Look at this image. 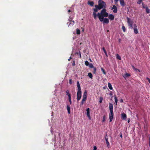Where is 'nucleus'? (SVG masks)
<instances>
[{
  "mask_svg": "<svg viewBox=\"0 0 150 150\" xmlns=\"http://www.w3.org/2000/svg\"><path fill=\"white\" fill-rule=\"evenodd\" d=\"M108 16V14L106 12L105 8H103L101 10L100 12L97 13V16L99 18L102 19L101 18L107 17Z\"/></svg>",
  "mask_w": 150,
  "mask_h": 150,
  "instance_id": "nucleus-1",
  "label": "nucleus"
},
{
  "mask_svg": "<svg viewBox=\"0 0 150 150\" xmlns=\"http://www.w3.org/2000/svg\"><path fill=\"white\" fill-rule=\"evenodd\" d=\"M96 6L97 7L98 10L102 8H105L106 5L105 3L102 0H99L98 1V5H96Z\"/></svg>",
  "mask_w": 150,
  "mask_h": 150,
  "instance_id": "nucleus-2",
  "label": "nucleus"
},
{
  "mask_svg": "<svg viewBox=\"0 0 150 150\" xmlns=\"http://www.w3.org/2000/svg\"><path fill=\"white\" fill-rule=\"evenodd\" d=\"M127 22L128 24V26L130 28H133V21L131 19L127 17Z\"/></svg>",
  "mask_w": 150,
  "mask_h": 150,
  "instance_id": "nucleus-3",
  "label": "nucleus"
},
{
  "mask_svg": "<svg viewBox=\"0 0 150 150\" xmlns=\"http://www.w3.org/2000/svg\"><path fill=\"white\" fill-rule=\"evenodd\" d=\"M102 19L99 18L100 21V22L103 21V23L104 24L105 23L108 24L109 23V20L106 18H101Z\"/></svg>",
  "mask_w": 150,
  "mask_h": 150,
  "instance_id": "nucleus-4",
  "label": "nucleus"
},
{
  "mask_svg": "<svg viewBox=\"0 0 150 150\" xmlns=\"http://www.w3.org/2000/svg\"><path fill=\"white\" fill-rule=\"evenodd\" d=\"M81 97V91H78L77 93V101H79Z\"/></svg>",
  "mask_w": 150,
  "mask_h": 150,
  "instance_id": "nucleus-5",
  "label": "nucleus"
},
{
  "mask_svg": "<svg viewBox=\"0 0 150 150\" xmlns=\"http://www.w3.org/2000/svg\"><path fill=\"white\" fill-rule=\"evenodd\" d=\"M134 27L133 28V30L134 33L135 34H137L138 33V31L137 29V26L136 24H134Z\"/></svg>",
  "mask_w": 150,
  "mask_h": 150,
  "instance_id": "nucleus-6",
  "label": "nucleus"
},
{
  "mask_svg": "<svg viewBox=\"0 0 150 150\" xmlns=\"http://www.w3.org/2000/svg\"><path fill=\"white\" fill-rule=\"evenodd\" d=\"M110 113L109 114L110 122H111L113 118L114 114L113 111H110Z\"/></svg>",
  "mask_w": 150,
  "mask_h": 150,
  "instance_id": "nucleus-7",
  "label": "nucleus"
},
{
  "mask_svg": "<svg viewBox=\"0 0 150 150\" xmlns=\"http://www.w3.org/2000/svg\"><path fill=\"white\" fill-rule=\"evenodd\" d=\"M105 140L106 141V144H107V146L109 148L110 146V143L108 140V139L107 138V134L106 135L105 137Z\"/></svg>",
  "mask_w": 150,
  "mask_h": 150,
  "instance_id": "nucleus-8",
  "label": "nucleus"
},
{
  "mask_svg": "<svg viewBox=\"0 0 150 150\" xmlns=\"http://www.w3.org/2000/svg\"><path fill=\"white\" fill-rule=\"evenodd\" d=\"M86 111L87 112V116L89 118V119H90L91 117L90 114V108H87Z\"/></svg>",
  "mask_w": 150,
  "mask_h": 150,
  "instance_id": "nucleus-9",
  "label": "nucleus"
},
{
  "mask_svg": "<svg viewBox=\"0 0 150 150\" xmlns=\"http://www.w3.org/2000/svg\"><path fill=\"white\" fill-rule=\"evenodd\" d=\"M113 9H114L113 10V12L114 13H117V8L115 5H114L112 8V10Z\"/></svg>",
  "mask_w": 150,
  "mask_h": 150,
  "instance_id": "nucleus-10",
  "label": "nucleus"
},
{
  "mask_svg": "<svg viewBox=\"0 0 150 150\" xmlns=\"http://www.w3.org/2000/svg\"><path fill=\"white\" fill-rule=\"evenodd\" d=\"M108 18L110 20L112 21L114 19V16L112 14H110L108 15Z\"/></svg>",
  "mask_w": 150,
  "mask_h": 150,
  "instance_id": "nucleus-11",
  "label": "nucleus"
},
{
  "mask_svg": "<svg viewBox=\"0 0 150 150\" xmlns=\"http://www.w3.org/2000/svg\"><path fill=\"white\" fill-rule=\"evenodd\" d=\"M109 110L110 111H113V106L111 103L109 104Z\"/></svg>",
  "mask_w": 150,
  "mask_h": 150,
  "instance_id": "nucleus-12",
  "label": "nucleus"
},
{
  "mask_svg": "<svg viewBox=\"0 0 150 150\" xmlns=\"http://www.w3.org/2000/svg\"><path fill=\"white\" fill-rule=\"evenodd\" d=\"M86 98H87L84 97H83V98L81 102L80 103V106H81V105H83V104L84 103V102L86 100Z\"/></svg>",
  "mask_w": 150,
  "mask_h": 150,
  "instance_id": "nucleus-13",
  "label": "nucleus"
},
{
  "mask_svg": "<svg viewBox=\"0 0 150 150\" xmlns=\"http://www.w3.org/2000/svg\"><path fill=\"white\" fill-rule=\"evenodd\" d=\"M121 118L122 119L124 120H125L127 117V115L123 113L121 114Z\"/></svg>",
  "mask_w": 150,
  "mask_h": 150,
  "instance_id": "nucleus-14",
  "label": "nucleus"
},
{
  "mask_svg": "<svg viewBox=\"0 0 150 150\" xmlns=\"http://www.w3.org/2000/svg\"><path fill=\"white\" fill-rule=\"evenodd\" d=\"M119 1L120 4L122 6H124L125 5L124 0H119Z\"/></svg>",
  "mask_w": 150,
  "mask_h": 150,
  "instance_id": "nucleus-15",
  "label": "nucleus"
},
{
  "mask_svg": "<svg viewBox=\"0 0 150 150\" xmlns=\"http://www.w3.org/2000/svg\"><path fill=\"white\" fill-rule=\"evenodd\" d=\"M77 87L78 88V91H81V88L80 85L79 83V81L77 82Z\"/></svg>",
  "mask_w": 150,
  "mask_h": 150,
  "instance_id": "nucleus-16",
  "label": "nucleus"
},
{
  "mask_svg": "<svg viewBox=\"0 0 150 150\" xmlns=\"http://www.w3.org/2000/svg\"><path fill=\"white\" fill-rule=\"evenodd\" d=\"M95 7L96 8H94L93 9V14L96 13V12L98 11V10L97 7L96 6V5H95Z\"/></svg>",
  "mask_w": 150,
  "mask_h": 150,
  "instance_id": "nucleus-17",
  "label": "nucleus"
},
{
  "mask_svg": "<svg viewBox=\"0 0 150 150\" xmlns=\"http://www.w3.org/2000/svg\"><path fill=\"white\" fill-rule=\"evenodd\" d=\"M132 67L133 68V69L135 71H136V72H137V71H139V72H140L141 71H140V70L139 69H137V68H135L134 66L133 65H132Z\"/></svg>",
  "mask_w": 150,
  "mask_h": 150,
  "instance_id": "nucleus-18",
  "label": "nucleus"
},
{
  "mask_svg": "<svg viewBox=\"0 0 150 150\" xmlns=\"http://www.w3.org/2000/svg\"><path fill=\"white\" fill-rule=\"evenodd\" d=\"M88 4L90 5L91 6H93L94 4V3L93 1H88Z\"/></svg>",
  "mask_w": 150,
  "mask_h": 150,
  "instance_id": "nucleus-19",
  "label": "nucleus"
},
{
  "mask_svg": "<svg viewBox=\"0 0 150 150\" xmlns=\"http://www.w3.org/2000/svg\"><path fill=\"white\" fill-rule=\"evenodd\" d=\"M130 76V75L127 73H126L123 76V77L125 78Z\"/></svg>",
  "mask_w": 150,
  "mask_h": 150,
  "instance_id": "nucleus-20",
  "label": "nucleus"
},
{
  "mask_svg": "<svg viewBox=\"0 0 150 150\" xmlns=\"http://www.w3.org/2000/svg\"><path fill=\"white\" fill-rule=\"evenodd\" d=\"M108 86L110 90H112L113 89L112 87V85L110 83H108Z\"/></svg>",
  "mask_w": 150,
  "mask_h": 150,
  "instance_id": "nucleus-21",
  "label": "nucleus"
},
{
  "mask_svg": "<svg viewBox=\"0 0 150 150\" xmlns=\"http://www.w3.org/2000/svg\"><path fill=\"white\" fill-rule=\"evenodd\" d=\"M66 95L68 96V97H70L71 96V93H69V91L68 90H67L66 91Z\"/></svg>",
  "mask_w": 150,
  "mask_h": 150,
  "instance_id": "nucleus-22",
  "label": "nucleus"
},
{
  "mask_svg": "<svg viewBox=\"0 0 150 150\" xmlns=\"http://www.w3.org/2000/svg\"><path fill=\"white\" fill-rule=\"evenodd\" d=\"M67 110L68 112V113L69 114H70V107L69 106L67 105Z\"/></svg>",
  "mask_w": 150,
  "mask_h": 150,
  "instance_id": "nucleus-23",
  "label": "nucleus"
},
{
  "mask_svg": "<svg viewBox=\"0 0 150 150\" xmlns=\"http://www.w3.org/2000/svg\"><path fill=\"white\" fill-rule=\"evenodd\" d=\"M115 98H115V103H116V105H117V101H118V100H117V96L116 95L115 96H114Z\"/></svg>",
  "mask_w": 150,
  "mask_h": 150,
  "instance_id": "nucleus-24",
  "label": "nucleus"
},
{
  "mask_svg": "<svg viewBox=\"0 0 150 150\" xmlns=\"http://www.w3.org/2000/svg\"><path fill=\"white\" fill-rule=\"evenodd\" d=\"M102 50H103V51H104V53H105V54L106 55V56L108 57L107 54V52L105 50V49L104 47H103Z\"/></svg>",
  "mask_w": 150,
  "mask_h": 150,
  "instance_id": "nucleus-25",
  "label": "nucleus"
},
{
  "mask_svg": "<svg viewBox=\"0 0 150 150\" xmlns=\"http://www.w3.org/2000/svg\"><path fill=\"white\" fill-rule=\"evenodd\" d=\"M88 76L90 78H91V79H92V78L93 75L90 72V73H88Z\"/></svg>",
  "mask_w": 150,
  "mask_h": 150,
  "instance_id": "nucleus-26",
  "label": "nucleus"
},
{
  "mask_svg": "<svg viewBox=\"0 0 150 150\" xmlns=\"http://www.w3.org/2000/svg\"><path fill=\"white\" fill-rule=\"evenodd\" d=\"M76 33L77 35H79L80 33V31L78 28L76 29Z\"/></svg>",
  "mask_w": 150,
  "mask_h": 150,
  "instance_id": "nucleus-27",
  "label": "nucleus"
},
{
  "mask_svg": "<svg viewBox=\"0 0 150 150\" xmlns=\"http://www.w3.org/2000/svg\"><path fill=\"white\" fill-rule=\"evenodd\" d=\"M83 97L87 98V91L86 90H85L84 91V92L83 93Z\"/></svg>",
  "mask_w": 150,
  "mask_h": 150,
  "instance_id": "nucleus-28",
  "label": "nucleus"
},
{
  "mask_svg": "<svg viewBox=\"0 0 150 150\" xmlns=\"http://www.w3.org/2000/svg\"><path fill=\"white\" fill-rule=\"evenodd\" d=\"M103 100V98L102 97H99V102L100 103H101L102 102Z\"/></svg>",
  "mask_w": 150,
  "mask_h": 150,
  "instance_id": "nucleus-29",
  "label": "nucleus"
},
{
  "mask_svg": "<svg viewBox=\"0 0 150 150\" xmlns=\"http://www.w3.org/2000/svg\"><path fill=\"white\" fill-rule=\"evenodd\" d=\"M101 69L103 73L105 75L106 74V72H105V70L102 68H101Z\"/></svg>",
  "mask_w": 150,
  "mask_h": 150,
  "instance_id": "nucleus-30",
  "label": "nucleus"
},
{
  "mask_svg": "<svg viewBox=\"0 0 150 150\" xmlns=\"http://www.w3.org/2000/svg\"><path fill=\"white\" fill-rule=\"evenodd\" d=\"M146 12L147 13H150V10L148 8L147 6H146Z\"/></svg>",
  "mask_w": 150,
  "mask_h": 150,
  "instance_id": "nucleus-31",
  "label": "nucleus"
},
{
  "mask_svg": "<svg viewBox=\"0 0 150 150\" xmlns=\"http://www.w3.org/2000/svg\"><path fill=\"white\" fill-rule=\"evenodd\" d=\"M116 57L118 59L120 60L121 59L120 57L118 54H117Z\"/></svg>",
  "mask_w": 150,
  "mask_h": 150,
  "instance_id": "nucleus-32",
  "label": "nucleus"
},
{
  "mask_svg": "<svg viewBox=\"0 0 150 150\" xmlns=\"http://www.w3.org/2000/svg\"><path fill=\"white\" fill-rule=\"evenodd\" d=\"M75 54H78V55H79V57L80 58H81V52H80L79 51V52H76L75 53Z\"/></svg>",
  "mask_w": 150,
  "mask_h": 150,
  "instance_id": "nucleus-33",
  "label": "nucleus"
},
{
  "mask_svg": "<svg viewBox=\"0 0 150 150\" xmlns=\"http://www.w3.org/2000/svg\"><path fill=\"white\" fill-rule=\"evenodd\" d=\"M89 66V67L90 68H94L93 66L91 63H90L88 65Z\"/></svg>",
  "mask_w": 150,
  "mask_h": 150,
  "instance_id": "nucleus-34",
  "label": "nucleus"
},
{
  "mask_svg": "<svg viewBox=\"0 0 150 150\" xmlns=\"http://www.w3.org/2000/svg\"><path fill=\"white\" fill-rule=\"evenodd\" d=\"M96 67H94L93 72V74H96Z\"/></svg>",
  "mask_w": 150,
  "mask_h": 150,
  "instance_id": "nucleus-35",
  "label": "nucleus"
},
{
  "mask_svg": "<svg viewBox=\"0 0 150 150\" xmlns=\"http://www.w3.org/2000/svg\"><path fill=\"white\" fill-rule=\"evenodd\" d=\"M122 29L124 32H125L126 31V28L124 25H122Z\"/></svg>",
  "mask_w": 150,
  "mask_h": 150,
  "instance_id": "nucleus-36",
  "label": "nucleus"
},
{
  "mask_svg": "<svg viewBox=\"0 0 150 150\" xmlns=\"http://www.w3.org/2000/svg\"><path fill=\"white\" fill-rule=\"evenodd\" d=\"M143 0H138V1L137 2V4H140L142 2Z\"/></svg>",
  "mask_w": 150,
  "mask_h": 150,
  "instance_id": "nucleus-37",
  "label": "nucleus"
},
{
  "mask_svg": "<svg viewBox=\"0 0 150 150\" xmlns=\"http://www.w3.org/2000/svg\"><path fill=\"white\" fill-rule=\"evenodd\" d=\"M93 15L94 19H96L97 16V14H96V13H94L93 14Z\"/></svg>",
  "mask_w": 150,
  "mask_h": 150,
  "instance_id": "nucleus-38",
  "label": "nucleus"
},
{
  "mask_svg": "<svg viewBox=\"0 0 150 150\" xmlns=\"http://www.w3.org/2000/svg\"><path fill=\"white\" fill-rule=\"evenodd\" d=\"M85 65L86 66H88L89 64L88 61H86L85 62Z\"/></svg>",
  "mask_w": 150,
  "mask_h": 150,
  "instance_id": "nucleus-39",
  "label": "nucleus"
},
{
  "mask_svg": "<svg viewBox=\"0 0 150 150\" xmlns=\"http://www.w3.org/2000/svg\"><path fill=\"white\" fill-rule=\"evenodd\" d=\"M105 116L104 115L103 117V120H102V122H103L105 121Z\"/></svg>",
  "mask_w": 150,
  "mask_h": 150,
  "instance_id": "nucleus-40",
  "label": "nucleus"
},
{
  "mask_svg": "<svg viewBox=\"0 0 150 150\" xmlns=\"http://www.w3.org/2000/svg\"><path fill=\"white\" fill-rule=\"evenodd\" d=\"M69 83L70 84H71L72 83V81L71 79H69Z\"/></svg>",
  "mask_w": 150,
  "mask_h": 150,
  "instance_id": "nucleus-41",
  "label": "nucleus"
},
{
  "mask_svg": "<svg viewBox=\"0 0 150 150\" xmlns=\"http://www.w3.org/2000/svg\"><path fill=\"white\" fill-rule=\"evenodd\" d=\"M146 79L148 80L149 82L150 83V79L148 77H147L146 78Z\"/></svg>",
  "mask_w": 150,
  "mask_h": 150,
  "instance_id": "nucleus-42",
  "label": "nucleus"
},
{
  "mask_svg": "<svg viewBox=\"0 0 150 150\" xmlns=\"http://www.w3.org/2000/svg\"><path fill=\"white\" fill-rule=\"evenodd\" d=\"M142 6H143V8H146V6H144V4L143 3H142Z\"/></svg>",
  "mask_w": 150,
  "mask_h": 150,
  "instance_id": "nucleus-43",
  "label": "nucleus"
},
{
  "mask_svg": "<svg viewBox=\"0 0 150 150\" xmlns=\"http://www.w3.org/2000/svg\"><path fill=\"white\" fill-rule=\"evenodd\" d=\"M97 149V147L96 146H94L93 147V150H96Z\"/></svg>",
  "mask_w": 150,
  "mask_h": 150,
  "instance_id": "nucleus-44",
  "label": "nucleus"
},
{
  "mask_svg": "<svg viewBox=\"0 0 150 150\" xmlns=\"http://www.w3.org/2000/svg\"><path fill=\"white\" fill-rule=\"evenodd\" d=\"M68 100L69 101L71 100V96L70 97H68Z\"/></svg>",
  "mask_w": 150,
  "mask_h": 150,
  "instance_id": "nucleus-45",
  "label": "nucleus"
},
{
  "mask_svg": "<svg viewBox=\"0 0 150 150\" xmlns=\"http://www.w3.org/2000/svg\"><path fill=\"white\" fill-rule=\"evenodd\" d=\"M115 0V4H116V3L119 0Z\"/></svg>",
  "mask_w": 150,
  "mask_h": 150,
  "instance_id": "nucleus-46",
  "label": "nucleus"
},
{
  "mask_svg": "<svg viewBox=\"0 0 150 150\" xmlns=\"http://www.w3.org/2000/svg\"><path fill=\"white\" fill-rule=\"evenodd\" d=\"M72 65L73 66H74L75 65V62H74L72 64Z\"/></svg>",
  "mask_w": 150,
  "mask_h": 150,
  "instance_id": "nucleus-47",
  "label": "nucleus"
},
{
  "mask_svg": "<svg viewBox=\"0 0 150 150\" xmlns=\"http://www.w3.org/2000/svg\"><path fill=\"white\" fill-rule=\"evenodd\" d=\"M71 57H70L69 59L68 60L69 61H70V60H71Z\"/></svg>",
  "mask_w": 150,
  "mask_h": 150,
  "instance_id": "nucleus-48",
  "label": "nucleus"
},
{
  "mask_svg": "<svg viewBox=\"0 0 150 150\" xmlns=\"http://www.w3.org/2000/svg\"><path fill=\"white\" fill-rule=\"evenodd\" d=\"M70 12H71V10L70 9H69L68 11V12L69 13H70Z\"/></svg>",
  "mask_w": 150,
  "mask_h": 150,
  "instance_id": "nucleus-49",
  "label": "nucleus"
},
{
  "mask_svg": "<svg viewBox=\"0 0 150 150\" xmlns=\"http://www.w3.org/2000/svg\"><path fill=\"white\" fill-rule=\"evenodd\" d=\"M70 102V104H71V100L69 101Z\"/></svg>",
  "mask_w": 150,
  "mask_h": 150,
  "instance_id": "nucleus-50",
  "label": "nucleus"
},
{
  "mask_svg": "<svg viewBox=\"0 0 150 150\" xmlns=\"http://www.w3.org/2000/svg\"><path fill=\"white\" fill-rule=\"evenodd\" d=\"M120 137L121 138L122 137V134L120 135Z\"/></svg>",
  "mask_w": 150,
  "mask_h": 150,
  "instance_id": "nucleus-51",
  "label": "nucleus"
},
{
  "mask_svg": "<svg viewBox=\"0 0 150 150\" xmlns=\"http://www.w3.org/2000/svg\"><path fill=\"white\" fill-rule=\"evenodd\" d=\"M149 145L150 146V136L149 137Z\"/></svg>",
  "mask_w": 150,
  "mask_h": 150,
  "instance_id": "nucleus-52",
  "label": "nucleus"
},
{
  "mask_svg": "<svg viewBox=\"0 0 150 150\" xmlns=\"http://www.w3.org/2000/svg\"><path fill=\"white\" fill-rule=\"evenodd\" d=\"M71 23L69 24V26H71Z\"/></svg>",
  "mask_w": 150,
  "mask_h": 150,
  "instance_id": "nucleus-53",
  "label": "nucleus"
},
{
  "mask_svg": "<svg viewBox=\"0 0 150 150\" xmlns=\"http://www.w3.org/2000/svg\"><path fill=\"white\" fill-rule=\"evenodd\" d=\"M121 102H123V100L122 99H121Z\"/></svg>",
  "mask_w": 150,
  "mask_h": 150,
  "instance_id": "nucleus-54",
  "label": "nucleus"
},
{
  "mask_svg": "<svg viewBox=\"0 0 150 150\" xmlns=\"http://www.w3.org/2000/svg\"><path fill=\"white\" fill-rule=\"evenodd\" d=\"M129 120H128V123H129Z\"/></svg>",
  "mask_w": 150,
  "mask_h": 150,
  "instance_id": "nucleus-55",
  "label": "nucleus"
},
{
  "mask_svg": "<svg viewBox=\"0 0 150 150\" xmlns=\"http://www.w3.org/2000/svg\"><path fill=\"white\" fill-rule=\"evenodd\" d=\"M90 61H91V62L92 61L91 59H90Z\"/></svg>",
  "mask_w": 150,
  "mask_h": 150,
  "instance_id": "nucleus-56",
  "label": "nucleus"
},
{
  "mask_svg": "<svg viewBox=\"0 0 150 150\" xmlns=\"http://www.w3.org/2000/svg\"><path fill=\"white\" fill-rule=\"evenodd\" d=\"M84 30V29H83V30H82V31H83Z\"/></svg>",
  "mask_w": 150,
  "mask_h": 150,
  "instance_id": "nucleus-57",
  "label": "nucleus"
},
{
  "mask_svg": "<svg viewBox=\"0 0 150 150\" xmlns=\"http://www.w3.org/2000/svg\"><path fill=\"white\" fill-rule=\"evenodd\" d=\"M60 133H59V135L60 136Z\"/></svg>",
  "mask_w": 150,
  "mask_h": 150,
  "instance_id": "nucleus-58",
  "label": "nucleus"
},
{
  "mask_svg": "<svg viewBox=\"0 0 150 150\" xmlns=\"http://www.w3.org/2000/svg\"><path fill=\"white\" fill-rule=\"evenodd\" d=\"M119 41L120 42V39H119Z\"/></svg>",
  "mask_w": 150,
  "mask_h": 150,
  "instance_id": "nucleus-59",
  "label": "nucleus"
},
{
  "mask_svg": "<svg viewBox=\"0 0 150 150\" xmlns=\"http://www.w3.org/2000/svg\"><path fill=\"white\" fill-rule=\"evenodd\" d=\"M73 21V23H74V21Z\"/></svg>",
  "mask_w": 150,
  "mask_h": 150,
  "instance_id": "nucleus-60",
  "label": "nucleus"
},
{
  "mask_svg": "<svg viewBox=\"0 0 150 150\" xmlns=\"http://www.w3.org/2000/svg\"><path fill=\"white\" fill-rule=\"evenodd\" d=\"M110 95H112V94H111V93H110Z\"/></svg>",
  "mask_w": 150,
  "mask_h": 150,
  "instance_id": "nucleus-61",
  "label": "nucleus"
}]
</instances>
